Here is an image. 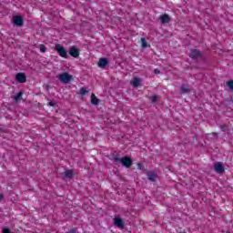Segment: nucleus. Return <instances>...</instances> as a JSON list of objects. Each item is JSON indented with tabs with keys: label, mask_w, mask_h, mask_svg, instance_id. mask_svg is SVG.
<instances>
[{
	"label": "nucleus",
	"mask_w": 233,
	"mask_h": 233,
	"mask_svg": "<svg viewBox=\"0 0 233 233\" xmlns=\"http://www.w3.org/2000/svg\"><path fill=\"white\" fill-rule=\"evenodd\" d=\"M113 159L115 163H121L123 167H126V168H130L133 165L132 158H130V157H123L122 158H119V157L116 155L113 157Z\"/></svg>",
	"instance_id": "nucleus-1"
},
{
	"label": "nucleus",
	"mask_w": 233,
	"mask_h": 233,
	"mask_svg": "<svg viewBox=\"0 0 233 233\" xmlns=\"http://www.w3.org/2000/svg\"><path fill=\"white\" fill-rule=\"evenodd\" d=\"M56 77L61 83H64V85H68V83H70L73 78L72 75L68 74L67 72L62 73Z\"/></svg>",
	"instance_id": "nucleus-2"
},
{
	"label": "nucleus",
	"mask_w": 233,
	"mask_h": 233,
	"mask_svg": "<svg viewBox=\"0 0 233 233\" xmlns=\"http://www.w3.org/2000/svg\"><path fill=\"white\" fill-rule=\"evenodd\" d=\"M56 50L58 56H60V57H64V59H68V53L66 52V49H65L63 46L59 44L56 45Z\"/></svg>",
	"instance_id": "nucleus-3"
},
{
	"label": "nucleus",
	"mask_w": 233,
	"mask_h": 233,
	"mask_svg": "<svg viewBox=\"0 0 233 233\" xmlns=\"http://www.w3.org/2000/svg\"><path fill=\"white\" fill-rule=\"evenodd\" d=\"M189 57H191V59H199L201 57H203V54L201 53V51L198 50V49H193L191 50L190 54H189Z\"/></svg>",
	"instance_id": "nucleus-4"
},
{
	"label": "nucleus",
	"mask_w": 233,
	"mask_h": 233,
	"mask_svg": "<svg viewBox=\"0 0 233 233\" xmlns=\"http://www.w3.org/2000/svg\"><path fill=\"white\" fill-rule=\"evenodd\" d=\"M62 179H72L74 177V171L72 169H67L60 174Z\"/></svg>",
	"instance_id": "nucleus-5"
},
{
	"label": "nucleus",
	"mask_w": 233,
	"mask_h": 233,
	"mask_svg": "<svg viewBox=\"0 0 233 233\" xmlns=\"http://www.w3.org/2000/svg\"><path fill=\"white\" fill-rule=\"evenodd\" d=\"M13 24L15 26H23V25H25V20L23 19V16L16 15L13 17Z\"/></svg>",
	"instance_id": "nucleus-6"
},
{
	"label": "nucleus",
	"mask_w": 233,
	"mask_h": 233,
	"mask_svg": "<svg viewBox=\"0 0 233 233\" xmlns=\"http://www.w3.org/2000/svg\"><path fill=\"white\" fill-rule=\"evenodd\" d=\"M214 170L217 174H223L225 172V166L221 162H217L214 164Z\"/></svg>",
	"instance_id": "nucleus-7"
},
{
	"label": "nucleus",
	"mask_w": 233,
	"mask_h": 233,
	"mask_svg": "<svg viewBox=\"0 0 233 233\" xmlns=\"http://www.w3.org/2000/svg\"><path fill=\"white\" fill-rule=\"evenodd\" d=\"M69 56L71 57H79V48L76 46H72L68 50Z\"/></svg>",
	"instance_id": "nucleus-8"
},
{
	"label": "nucleus",
	"mask_w": 233,
	"mask_h": 233,
	"mask_svg": "<svg viewBox=\"0 0 233 233\" xmlns=\"http://www.w3.org/2000/svg\"><path fill=\"white\" fill-rule=\"evenodd\" d=\"M106 66H108V58L106 57H101L98 60V67L105 69L106 68Z\"/></svg>",
	"instance_id": "nucleus-9"
},
{
	"label": "nucleus",
	"mask_w": 233,
	"mask_h": 233,
	"mask_svg": "<svg viewBox=\"0 0 233 233\" xmlns=\"http://www.w3.org/2000/svg\"><path fill=\"white\" fill-rule=\"evenodd\" d=\"M114 225L118 228H125V222L119 217L115 218Z\"/></svg>",
	"instance_id": "nucleus-10"
},
{
	"label": "nucleus",
	"mask_w": 233,
	"mask_h": 233,
	"mask_svg": "<svg viewBox=\"0 0 233 233\" xmlns=\"http://www.w3.org/2000/svg\"><path fill=\"white\" fill-rule=\"evenodd\" d=\"M15 79L18 83H26V75L25 73H18L15 76Z\"/></svg>",
	"instance_id": "nucleus-11"
},
{
	"label": "nucleus",
	"mask_w": 233,
	"mask_h": 233,
	"mask_svg": "<svg viewBox=\"0 0 233 233\" xmlns=\"http://www.w3.org/2000/svg\"><path fill=\"white\" fill-rule=\"evenodd\" d=\"M159 19L162 25H167V23H170V16L167 14L160 15Z\"/></svg>",
	"instance_id": "nucleus-12"
},
{
	"label": "nucleus",
	"mask_w": 233,
	"mask_h": 233,
	"mask_svg": "<svg viewBox=\"0 0 233 233\" xmlns=\"http://www.w3.org/2000/svg\"><path fill=\"white\" fill-rule=\"evenodd\" d=\"M147 178L149 181H156V179H157V174L154 171H150L147 173Z\"/></svg>",
	"instance_id": "nucleus-13"
},
{
	"label": "nucleus",
	"mask_w": 233,
	"mask_h": 233,
	"mask_svg": "<svg viewBox=\"0 0 233 233\" xmlns=\"http://www.w3.org/2000/svg\"><path fill=\"white\" fill-rule=\"evenodd\" d=\"M100 100L99 98L96 97V94L92 93L91 94V104L92 105H99Z\"/></svg>",
	"instance_id": "nucleus-14"
},
{
	"label": "nucleus",
	"mask_w": 233,
	"mask_h": 233,
	"mask_svg": "<svg viewBox=\"0 0 233 233\" xmlns=\"http://www.w3.org/2000/svg\"><path fill=\"white\" fill-rule=\"evenodd\" d=\"M180 92L181 94H190V88H188V86H187L186 85H182L180 86Z\"/></svg>",
	"instance_id": "nucleus-15"
},
{
	"label": "nucleus",
	"mask_w": 233,
	"mask_h": 233,
	"mask_svg": "<svg viewBox=\"0 0 233 233\" xmlns=\"http://www.w3.org/2000/svg\"><path fill=\"white\" fill-rule=\"evenodd\" d=\"M139 85H141V79L138 78V77H135V78L133 79L132 86H133L135 88H137V86H139Z\"/></svg>",
	"instance_id": "nucleus-16"
},
{
	"label": "nucleus",
	"mask_w": 233,
	"mask_h": 233,
	"mask_svg": "<svg viewBox=\"0 0 233 233\" xmlns=\"http://www.w3.org/2000/svg\"><path fill=\"white\" fill-rule=\"evenodd\" d=\"M226 86L228 87V90H230L231 92H233V80H229L226 83Z\"/></svg>",
	"instance_id": "nucleus-17"
},
{
	"label": "nucleus",
	"mask_w": 233,
	"mask_h": 233,
	"mask_svg": "<svg viewBox=\"0 0 233 233\" xmlns=\"http://www.w3.org/2000/svg\"><path fill=\"white\" fill-rule=\"evenodd\" d=\"M140 41H141L142 48H147V46H148V44L147 43V40L145 39V37H142Z\"/></svg>",
	"instance_id": "nucleus-18"
},
{
	"label": "nucleus",
	"mask_w": 233,
	"mask_h": 233,
	"mask_svg": "<svg viewBox=\"0 0 233 233\" xmlns=\"http://www.w3.org/2000/svg\"><path fill=\"white\" fill-rule=\"evenodd\" d=\"M80 96H86L88 94V90H86L85 87L80 88L79 91Z\"/></svg>",
	"instance_id": "nucleus-19"
},
{
	"label": "nucleus",
	"mask_w": 233,
	"mask_h": 233,
	"mask_svg": "<svg viewBox=\"0 0 233 233\" xmlns=\"http://www.w3.org/2000/svg\"><path fill=\"white\" fill-rule=\"evenodd\" d=\"M38 48L40 50V52H42V54H45V52H46V46H45V45H39Z\"/></svg>",
	"instance_id": "nucleus-20"
},
{
	"label": "nucleus",
	"mask_w": 233,
	"mask_h": 233,
	"mask_svg": "<svg viewBox=\"0 0 233 233\" xmlns=\"http://www.w3.org/2000/svg\"><path fill=\"white\" fill-rule=\"evenodd\" d=\"M23 96V93L19 92L18 94H16L15 96H14V100L15 101H19V99H21Z\"/></svg>",
	"instance_id": "nucleus-21"
},
{
	"label": "nucleus",
	"mask_w": 233,
	"mask_h": 233,
	"mask_svg": "<svg viewBox=\"0 0 233 233\" xmlns=\"http://www.w3.org/2000/svg\"><path fill=\"white\" fill-rule=\"evenodd\" d=\"M2 233H12V230H10V228H4Z\"/></svg>",
	"instance_id": "nucleus-22"
},
{
	"label": "nucleus",
	"mask_w": 233,
	"mask_h": 233,
	"mask_svg": "<svg viewBox=\"0 0 233 233\" xmlns=\"http://www.w3.org/2000/svg\"><path fill=\"white\" fill-rule=\"evenodd\" d=\"M151 103H157V96H151Z\"/></svg>",
	"instance_id": "nucleus-23"
},
{
	"label": "nucleus",
	"mask_w": 233,
	"mask_h": 233,
	"mask_svg": "<svg viewBox=\"0 0 233 233\" xmlns=\"http://www.w3.org/2000/svg\"><path fill=\"white\" fill-rule=\"evenodd\" d=\"M48 106H57V103H56V101H49Z\"/></svg>",
	"instance_id": "nucleus-24"
},
{
	"label": "nucleus",
	"mask_w": 233,
	"mask_h": 233,
	"mask_svg": "<svg viewBox=\"0 0 233 233\" xmlns=\"http://www.w3.org/2000/svg\"><path fill=\"white\" fill-rule=\"evenodd\" d=\"M137 168H138V170H143V164L138 163L137 164Z\"/></svg>",
	"instance_id": "nucleus-25"
},
{
	"label": "nucleus",
	"mask_w": 233,
	"mask_h": 233,
	"mask_svg": "<svg viewBox=\"0 0 233 233\" xmlns=\"http://www.w3.org/2000/svg\"><path fill=\"white\" fill-rule=\"evenodd\" d=\"M67 233H77V229L72 228Z\"/></svg>",
	"instance_id": "nucleus-26"
},
{
	"label": "nucleus",
	"mask_w": 233,
	"mask_h": 233,
	"mask_svg": "<svg viewBox=\"0 0 233 233\" xmlns=\"http://www.w3.org/2000/svg\"><path fill=\"white\" fill-rule=\"evenodd\" d=\"M154 74L157 75V74H161V71H159V69L156 68L154 70Z\"/></svg>",
	"instance_id": "nucleus-27"
},
{
	"label": "nucleus",
	"mask_w": 233,
	"mask_h": 233,
	"mask_svg": "<svg viewBox=\"0 0 233 233\" xmlns=\"http://www.w3.org/2000/svg\"><path fill=\"white\" fill-rule=\"evenodd\" d=\"M222 132H225V126H220Z\"/></svg>",
	"instance_id": "nucleus-28"
},
{
	"label": "nucleus",
	"mask_w": 233,
	"mask_h": 233,
	"mask_svg": "<svg viewBox=\"0 0 233 233\" xmlns=\"http://www.w3.org/2000/svg\"><path fill=\"white\" fill-rule=\"evenodd\" d=\"M1 199H5V195H0V201Z\"/></svg>",
	"instance_id": "nucleus-29"
}]
</instances>
